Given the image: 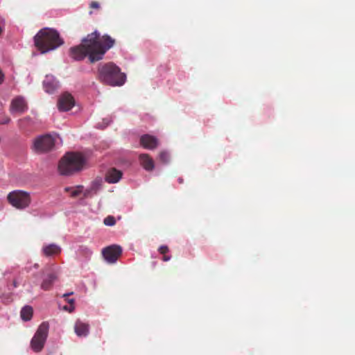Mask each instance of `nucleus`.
<instances>
[{"label": "nucleus", "mask_w": 355, "mask_h": 355, "mask_svg": "<svg viewBox=\"0 0 355 355\" xmlns=\"http://www.w3.org/2000/svg\"><path fill=\"white\" fill-rule=\"evenodd\" d=\"M115 44V40L107 35L100 37L96 31L87 35L82 44L69 49V55L73 60H81L87 55L91 62L103 59L105 53Z\"/></svg>", "instance_id": "nucleus-1"}, {"label": "nucleus", "mask_w": 355, "mask_h": 355, "mask_svg": "<svg viewBox=\"0 0 355 355\" xmlns=\"http://www.w3.org/2000/svg\"><path fill=\"white\" fill-rule=\"evenodd\" d=\"M34 42L42 53L54 50L64 43L59 33L55 30L49 28L41 29L35 36Z\"/></svg>", "instance_id": "nucleus-2"}, {"label": "nucleus", "mask_w": 355, "mask_h": 355, "mask_svg": "<svg viewBox=\"0 0 355 355\" xmlns=\"http://www.w3.org/2000/svg\"><path fill=\"white\" fill-rule=\"evenodd\" d=\"M85 162V159L81 153H67L59 162V172L63 175H71L81 171Z\"/></svg>", "instance_id": "nucleus-3"}, {"label": "nucleus", "mask_w": 355, "mask_h": 355, "mask_svg": "<svg viewBox=\"0 0 355 355\" xmlns=\"http://www.w3.org/2000/svg\"><path fill=\"white\" fill-rule=\"evenodd\" d=\"M98 73L101 81L112 86H121L125 80V75L112 62L101 65L98 67Z\"/></svg>", "instance_id": "nucleus-4"}, {"label": "nucleus", "mask_w": 355, "mask_h": 355, "mask_svg": "<svg viewBox=\"0 0 355 355\" xmlns=\"http://www.w3.org/2000/svg\"><path fill=\"white\" fill-rule=\"evenodd\" d=\"M7 200L12 207L17 209H24L31 202L30 193L22 190H15L10 192L7 196Z\"/></svg>", "instance_id": "nucleus-5"}, {"label": "nucleus", "mask_w": 355, "mask_h": 355, "mask_svg": "<svg viewBox=\"0 0 355 355\" xmlns=\"http://www.w3.org/2000/svg\"><path fill=\"white\" fill-rule=\"evenodd\" d=\"M49 329L47 322H43L38 327L31 341V346L35 352H40L44 346Z\"/></svg>", "instance_id": "nucleus-6"}, {"label": "nucleus", "mask_w": 355, "mask_h": 355, "mask_svg": "<svg viewBox=\"0 0 355 355\" xmlns=\"http://www.w3.org/2000/svg\"><path fill=\"white\" fill-rule=\"evenodd\" d=\"M55 146V139L50 135H44L35 139L34 150L38 153H46L51 150Z\"/></svg>", "instance_id": "nucleus-7"}, {"label": "nucleus", "mask_w": 355, "mask_h": 355, "mask_svg": "<svg viewBox=\"0 0 355 355\" xmlns=\"http://www.w3.org/2000/svg\"><path fill=\"white\" fill-rule=\"evenodd\" d=\"M122 253V248L119 245H112L103 249L102 254L104 259L109 263L116 261Z\"/></svg>", "instance_id": "nucleus-8"}, {"label": "nucleus", "mask_w": 355, "mask_h": 355, "mask_svg": "<svg viewBox=\"0 0 355 355\" xmlns=\"http://www.w3.org/2000/svg\"><path fill=\"white\" fill-rule=\"evenodd\" d=\"M28 110V105L24 98L17 96L10 103V111L11 114H21Z\"/></svg>", "instance_id": "nucleus-9"}, {"label": "nucleus", "mask_w": 355, "mask_h": 355, "mask_svg": "<svg viewBox=\"0 0 355 355\" xmlns=\"http://www.w3.org/2000/svg\"><path fill=\"white\" fill-rule=\"evenodd\" d=\"M75 105V100L72 95L68 92L62 94L58 101V107L60 111H69Z\"/></svg>", "instance_id": "nucleus-10"}, {"label": "nucleus", "mask_w": 355, "mask_h": 355, "mask_svg": "<svg viewBox=\"0 0 355 355\" xmlns=\"http://www.w3.org/2000/svg\"><path fill=\"white\" fill-rule=\"evenodd\" d=\"M140 144L144 148L153 150L158 146V139L153 135L145 134L140 137Z\"/></svg>", "instance_id": "nucleus-11"}, {"label": "nucleus", "mask_w": 355, "mask_h": 355, "mask_svg": "<svg viewBox=\"0 0 355 355\" xmlns=\"http://www.w3.org/2000/svg\"><path fill=\"white\" fill-rule=\"evenodd\" d=\"M74 331L78 337H86L89 332V325L80 320H77L74 324Z\"/></svg>", "instance_id": "nucleus-12"}, {"label": "nucleus", "mask_w": 355, "mask_h": 355, "mask_svg": "<svg viewBox=\"0 0 355 355\" xmlns=\"http://www.w3.org/2000/svg\"><path fill=\"white\" fill-rule=\"evenodd\" d=\"M58 275L55 272H49L46 277L44 278L42 284L41 288L44 291L50 290L54 282L58 279Z\"/></svg>", "instance_id": "nucleus-13"}, {"label": "nucleus", "mask_w": 355, "mask_h": 355, "mask_svg": "<svg viewBox=\"0 0 355 355\" xmlns=\"http://www.w3.org/2000/svg\"><path fill=\"white\" fill-rule=\"evenodd\" d=\"M122 177V172L114 168L110 169L105 175V180L108 183L114 184L118 182Z\"/></svg>", "instance_id": "nucleus-14"}, {"label": "nucleus", "mask_w": 355, "mask_h": 355, "mask_svg": "<svg viewBox=\"0 0 355 355\" xmlns=\"http://www.w3.org/2000/svg\"><path fill=\"white\" fill-rule=\"evenodd\" d=\"M61 250L60 246L54 243L44 245L42 250L43 254L46 257L58 255L60 254Z\"/></svg>", "instance_id": "nucleus-15"}, {"label": "nucleus", "mask_w": 355, "mask_h": 355, "mask_svg": "<svg viewBox=\"0 0 355 355\" xmlns=\"http://www.w3.org/2000/svg\"><path fill=\"white\" fill-rule=\"evenodd\" d=\"M139 162L143 168L148 171H151L155 168L154 161L148 154H141Z\"/></svg>", "instance_id": "nucleus-16"}, {"label": "nucleus", "mask_w": 355, "mask_h": 355, "mask_svg": "<svg viewBox=\"0 0 355 355\" xmlns=\"http://www.w3.org/2000/svg\"><path fill=\"white\" fill-rule=\"evenodd\" d=\"M43 85L45 91L49 94H52L59 87L58 82L53 77L48 76L44 80Z\"/></svg>", "instance_id": "nucleus-17"}, {"label": "nucleus", "mask_w": 355, "mask_h": 355, "mask_svg": "<svg viewBox=\"0 0 355 355\" xmlns=\"http://www.w3.org/2000/svg\"><path fill=\"white\" fill-rule=\"evenodd\" d=\"M33 310L30 306H25L20 312V315L24 321H28L32 318Z\"/></svg>", "instance_id": "nucleus-18"}, {"label": "nucleus", "mask_w": 355, "mask_h": 355, "mask_svg": "<svg viewBox=\"0 0 355 355\" xmlns=\"http://www.w3.org/2000/svg\"><path fill=\"white\" fill-rule=\"evenodd\" d=\"M103 223L107 226H113L116 223L115 218L112 216H108L104 218Z\"/></svg>", "instance_id": "nucleus-19"}, {"label": "nucleus", "mask_w": 355, "mask_h": 355, "mask_svg": "<svg viewBox=\"0 0 355 355\" xmlns=\"http://www.w3.org/2000/svg\"><path fill=\"white\" fill-rule=\"evenodd\" d=\"M159 160L166 164L169 161V154L166 151H162L159 154Z\"/></svg>", "instance_id": "nucleus-20"}, {"label": "nucleus", "mask_w": 355, "mask_h": 355, "mask_svg": "<svg viewBox=\"0 0 355 355\" xmlns=\"http://www.w3.org/2000/svg\"><path fill=\"white\" fill-rule=\"evenodd\" d=\"M71 294H73V293H66V294L63 295V297L65 298V300L67 301V302L69 303V304H70V309H69V312H70V313L73 311V310H74V306H73L74 300L68 298V297Z\"/></svg>", "instance_id": "nucleus-21"}, {"label": "nucleus", "mask_w": 355, "mask_h": 355, "mask_svg": "<svg viewBox=\"0 0 355 355\" xmlns=\"http://www.w3.org/2000/svg\"><path fill=\"white\" fill-rule=\"evenodd\" d=\"M89 8L91 9L99 10L101 8V5L98 1H93L90 3Z\"/></svg>", "instance_id": "nucleus-22"}, {"label": "nucleus", "mask_w": 355, "mask_h": 355, "mask_svg": "<svg viewBox=\"0 0 355 355\" xmlns=\"http://www.w3.org/2000/svg\"><path fill=\"white\" fill-rule=\"evenodd\" d=\"M158 250L160 254H165L169 251V249L166 245H162L159 248Z\"/></svg>", "instance_id": "nucleus-23"}, {"label": "nucleus", "mask_w": 355, "mask_h": 355, "mask_svg": "<svg viewBox=\"0 0 355 355\" xmlns=\"http://www.w3.org/2000/svg\"><path fill=\"white\" fill-rule=\"evenodd\" d=\"M10 121V119L8 116L4 117L0 121V124H7Z\"/></svg>", "instance_id": "nucleus-24"}, {"label": "nucleus", "mask_w": 355, "mask_h": 355, "mask_svg": "<svg viewBox=\"0 0 355 355\" xmlns=\"http://www.w3.org/2000/svg\"><path fill=\"white\" fill-rule=\"evenodd\" d=\"M80 193V191L79 189H75L71 193V196L76 197L78 196Z\"/></svg>", "instance_id": "nucleus-25"}, {"label": "nucleus", "mask_w": 355, "mask_h": 355, "mask_svg": "<svg viewBox=\"0 0 355 355\" xmlns=\"http://www.w3.org/2000/svg\"><path fill=\"white\" fill-rule=\"evenodd\" d=\"M3 79H4V74L3 73L1 70L0 69V85L3 83Z\"/></svg>", "instance_id": "nucleus-26"}, {"label": "nucleus", "mask_w": 355, "mask_h": 355, "mask_svg": "<svg viewBox=\"0 0 355 355\" xmlns=\"http://www.w3.org/2000/svg\"><path fill=\"white\" fill-rule=\"evenodd\" d=\"M170 259H171V257H170V256L165 255V254H164V257H163V258H162V260H163L164 261H169Z\"/></svg>", "instance_id": "nucleus-27"}, {"label": "nucleus", "mask_w": 355, "mask_h": 355, "mask_svg": "<svg viewBox=\"0 0 355 355\" xmlns=\"http://www.w3.org/2000/svg\"><path fill=\"white\" fill-rule=\"evenodd\" d=\"M12 286H13V287H14V288H17V287H18L19 284H18V282H17V280H15H15H13V282H12Z\"/></svg>", "instance_id": "nucleus-28"}, {"label": "nucleus", "mask_w": 355, "mask_h": 355, "mask_svg": "<svg viewBox=\"0 0 355 355\" xmlns=\"http://www.w3.org/2000/svg\"><path fill=\"white\" fill-rule=\"evenodd\" d=\"M64 309L69 311V309H70V306H64Z\"/></svg>", "instance_id": "nucleus-29"}, {"label": "nucleus", "mask_w": 355, "mask_h": 355, "mask_svg": "<svg viewBox=\"0 0 355 355\" xmlns=\"http://www.w3.org/2000/svg\"><path fill=\"white\" fill-rule=\"evenodd\" d=\"M178 181H179V182H180V183H182L183 180H182V178H179V179H178Z\"/></svg>", "instance_id": "nucleus-30"}]
</instances>
